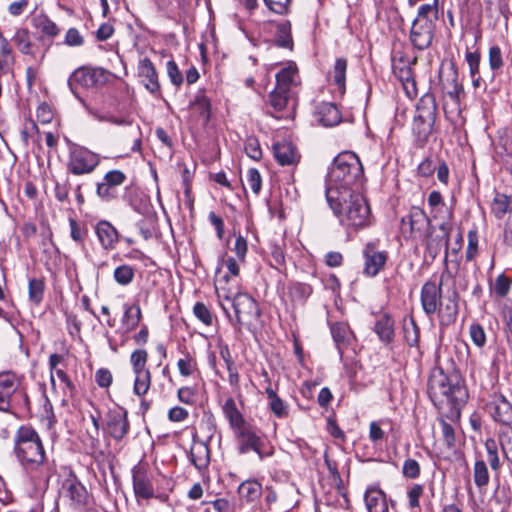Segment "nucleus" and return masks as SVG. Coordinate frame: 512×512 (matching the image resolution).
<instances>
[{
    "label": "nucleus",
    "instance_id": "nucleus-41",
    "mask_svg": "<svg viewBox=\"0 0 512 512\" xmlns=\"http://www.w3.org/2000/svg\"><path fill=\"white\" fill-rule=\"evenodd\" d=\"M484 446L487 453V462L489 463L494 474L498 475L501 469V462L499 458L497 442L494 439L489 438L485 441Z\"/></svg>",
    "mask_w": 512,
    "mask_h": 512
},
{
    "label": "nucleus",
    "instance_id": "nucleus-5",
    "mask_svg": "<svg viewBox=\"0 0 512 512\" xmlns=\"http://www.w3.org/2000/svg\"><path fill=\"white\" fill-rule=\"evenodd\" d=\"M428 395L435 406L445 405L457 407L465 401L466 391L455 379L444 373L442 369H434L428 379Z\"/></svg>",
    "mask_w": 512,
    "mask_h": 512
},
{
    "label": "nucleus",
    "instance_id": "nucleus-54",
    "mask_svg": "<svg viewBox=\"0 0 512 512\" xmlns=\"http://www.w3.org/2000/svg\"><path fill=\"white\" fill-rule=\"evenodd\" d=\"M489 66L493 71H499L503 67L501 48L497 45L491 46L488 53Z\"/></svg>",
    "mask_w": 512,
    "mask_h": 512
},
{
    "label": "nucleus",
    "instance_id": "nucleus-23",
    "mask_svg": "<svg viewBox=\"0 0 512 512\" xmlns=\"http://www.w3.org/2000/svg\"><path fill=\"white\" fill-rule=\"evenodd\" d=\"M95 233L104 250H113L119 240L116 228L108 221L101 220L95 226Z\"/></svg>",
    "mask_w": 512,
    "mask_h": 512
},
{
    "label": "nucleus",
    "instance_id": "nucleus-52",
    "mask_svg": "<svg viewBox=\"0 0 512 512\" xmlns=\"http://www.w3.org/2000/svg\"><path fill=\"white\" fill-rule=\"evenodd\" d=\"M499 441L504 457L512 462V428H508L499 435Z\"/></svg>",
    "mask_w": 512,
    "mask_h": 512
},
{
    "label": "nucleus",
    "instance_id": "nucleus-20",
    "mask_svg": "<svg viewBox=\"0 0 512 512\" xmlns=\"http://www.w3.org/2000/svg\"><path fill=\"white\" fill-rule=\"evenodd\" d=\"M449 232L450 225L448 223H442L439 226V233L433 236L430 234L427 238L426 248L430 256L435 258L445 248L444 264L445 268L448 267V244H449Z\"/></svg>",
    "mask_w": 512,
    "mask_h": 512
},
{
    "label": "nucleus",
    "instance_id": "nucleus-46",
    "mask_svg": "<svg viewBox=\"0 0 512 512\" xmlns=\"http://www.w3.org/2000/svg\"><path fill=\"white\" fill-rule=\"evenodd\" d=\"M135 277V269L127 264L118 266L113 273L114 280L122 286L129 285Z\"/></svg>",
    "mask_w": 512,
    "mask_h": 512
},
{
    "label": "nucleus",
    "instance_id": "nucleus-14",
    "mask_svg": "<svg viewBox=\"0 0 512 512\" xmlns=\"http://www.w3.org/2000/svg\"><path fill=\"white\" fill-rule=\"evenodd\" d=\"M439 80L442 89L454 102H459L460 96L464 93L463 86L459 81L458 72L454 63L439 71Z\"/></svg>",
    "mask_w": 512,
    "mask_h": 512
},
{
    "label": "nucleus",
    "instance_id": "nucleus-33",
    "mask_svg": "<svg viewBox=\"0 0 512 512\" xmlns=\"http://www.w3.org/2000/svg\"><path fill=\"white\" fill-rule=\"evenodd\" d=\"M346 71L347 60L345 58H337L333 69L329 73V79L337 87L340 96L344 95L346 89Z\"/></svg>",
    "mask_w": 512,
    "mask_h": 512
},
{
    "label": "nucleus",
    "instance_id": "nucleus-15",
    "mask_svg": "<svg viewBox=\"0 0 512 512\" xmlns=\"http://www.w3.org/2000/svg\"><path fill=\"white\" fill-rule=\"evenodd\" d=\"M275 78V88L297 96V91L301 84V79L295 63H287L276 73Z\"/></svg>",
    "mask_w": 512,
    "mask_h": 512
},
{
    "label": "nucleus",
    "instance_id": "nucleus-36",
    "mask_svg": "<svg viewBox=\"0 0 512 512\" xmlns=\"http://www.w3.org/2000/svg\"><path fill=\"white\" fill-rule=\"evenodd\" d=\"M491 213L497 219L512 215V196L497 192L491 203Z\"/></svg>",
    "mask_w": 512,
    "mask_h": 512
},
{
    "label": "nucleus",
    "instance_id": "nucleus-60",
    "mask_svg": "<svg viewBox=\"0 0 512 512\" xmlns=\"http://www.w3.org/2000/svg\"><path fill=\"white\" fill-rule=\"evenodd\" d=\"M466 62L469 66L470 76L474 77L479 74L480 67V53L478 51L475 52H466L465 55Z\"/></svg>",
    "mask_w": 512,
    "mask_h": 512
},
{
    "label": "nucleus",
    "instance_id": "nucleus-11",
    "mask_svg": "<svg viewBox=\"0 0 512 512\" xmlns=\"http://www.w3.org/2000/svg\"><path fill=\"white\" fill-rule=\"evenodd\" d=\"M148 353L144 349H137L130 356L133 373L135 375L133 392L139 397L147 394L151 386V373L146 367Z\"/></svg>",
    "mask_w": 512,
    "mask_h": 512
},
{
    "label": "nucleus",
    "instance_id": "nucleus-37",
    "mask_svg": "<svg viewBox=\"0 0 512 512\" xmlns=\"http://www.w3.org/2000/svg\"><path fill=\"white\" fill-rule=\"evenodd\" d=\"M12 41L21 54L30 56L35 55L33 52L31 32L27 28H17L12 37Z\"/></svg>",
    "mask_w": 512,
    "mask_h": 512
},
{
    "label": "nucleus",
    "instance_id": "nucleus-32",
    "mask_svg": "<svg viewBox=\"0 0 512 512\" xmlns=\"http://www.w3.org/2000/svg\"><path fill=\"white\" fill-rule=\"evenodd\" d=\"M223 414L229 421V425L233 432L237 431L238 429L244 427L248 423H246L242 413L239 411V409L236 406V403L233 398H228L223 407Z\"/></svg>",
    "mask_w": 512,
    "mask_h": 512
},
{
    "label": "nucleus",
    "instance_id": "nucleus-19",
    "mask_svg": "<svg viewBox=\"0 0 512 512\" xmlns=\"http://www.w3.org/2000/svg\"><path fill=\"white\" fill-rule=\"evenodd\" d=\"M486 408L495 421L507 426L512 423V404L503 395L494 396Z\"/></svg>",
    "mask_w": 512,
    "mask_h": 512
},
{
    "label": "nucleus",
    "instance_id": "nucleus-56",
    "mask_svg": "<svg viewBox=\"0 0 512 512\" xmlns=\"http://www.w3.org/2000/svg\"><path fill=\"white\" fill-rule=\"evenodd\" d=\"M469 334L472 342L479 348L486 343V334L483 327L478 323H473L469 327Z\"/></svg>",
    "mask_w": 512,
    "mask_h": 512
},
{
    "label": "nucleus",
    "instance_id": "nucleus-63",
    "mask_svg": "<svg viewBox=\"0 0 512 512\" xmlns=\"http://www.w3.org/2000/svg\"><path fill=\"white\" fill-rule=\"evenodd\" d=\"M177 397L180 402L192 405L196 400V391L189 386L181 387L178 389Z\"/></svg>",
    "mask_w": 512,
    "mask_h": 512
},
{
    "label": "nucleus",
    "instance_id": "nucleus-51",
    "mask_svg": "<svg viewBox=\"0 0 512 512\" xmlns=\"http://www.w3.org/2000/svg\"><path fill=\"white\" fill-rule=\"evenodd\" d=\"M193 314L206 326H210L213 323V315L208 307L203 302H196L193 307Z\"/></svg>",
    "mask_w": 512,
    "mask_h": 512
},
{
    "label": "nucleus",
    "instance_id": "nucleus-50",
    "mask_svg": "<svg viewBox=\"0 0 512 512\" xmlns=\"http://www.w3.org/2000/svg\"><path fill=\"white\" fill-rule=\"evenodd\" d=\"M424 493V487L421 484H413L407 490L408 505L411 510L420 507V497Z\"/></svg>",
    "mask_w": 512,
    "mask_h": 512
},
{
    "label": "nucleus",
    "instance_id": "nucleus-38",
    "mask_svg": "<svg viewBox=\"0 0 512 512\" xmlns=\"http://www.w3.org/2000/svg\"><path fill=\"white\" fill-rule=\"evenodd\" d=\"M238 493L247 502L258 500L262 495V485L256 480H246L238 487Z\"/></svg>",
    "mask_w": 512,
    "mask_h": 512
},
{
    "label": "nucleus",
    "instance_id": "nucleus-64",
    "mask_svg": "<svg viewBox=\"0 0 512 512\" xmlns=\"http://www.w3.org/2000/svg\"><path fill=\"white\" fill-rule=\"evenodd\" d=\"M510 290V280L504 275L500 274L495 281L494 292L499 297H505Z\"/></svg>",
    "mask_w": 512,
    "mask_h": 512
},
{
    "label": "nucleus",
    "instance_id": "nucleus-6",
    "mask_svg": "<svg viewBox=\"0 0 512 512\" xmlns=\"http://www.w3.org/2000/svg\"><path fill=\"white\" fill-rule=\"evenodd\" d=\"M219 304L237 330L254 325L261 315L258 303L246 293L233 297L218 292Z\"/></svg>",
    "mask_w": 512,
    "mask_h": 512
},
{
    "label": "nucleus",
    "instance_id": "nucleus-8",
    "mask_svg": "<svg viewBox=\"0 0 512 512\" xmlns=\"http://www.w3.org/2000/svg\"><path fill=\"white\" fill-rule=\"evenodd\" d=\"M239 454L244 455L254 451L260 460L274 454V448L267 446L264 440L257 434L256 428L250 424L234 432Z\"/></svg>",
    "mask_w": 512,
    "mask_h": 512
},
{
    "label": "nucleus",
    "instance_id": "nucleus-18",
    "mask_svg": "<svg viewBox=\"0 0 512 512\" xmlns=\"http://www.w3.org/2000/svg\"><path fill=\"white\" fill-rule=\"evenodd\" d=\"M365 259L364 273L367 276H376L384 267L388 253L386 251H378L374 243H368L363 251Z\"/></svg>",
    "mask_w": 512,
    "mask_h": 512
},
{
    "label": "nucleus",
    "instance_id": "nucleus-25",
    "mask_svg": "<svg viewBox=\"0 0 512 512\" xmlns=\"http://www.w3.org/2000/svg\"><path fill=\"white\" fill-rule=\"evenodd\" d=\"M274 156L282 166L297 164L300 160V154L296 146L291 142H279L274 145Z\"/></svg>",
    "mask_w": 512,
    "mask_h": 512
},
{
    "label": "nucleus",
    "instance_id": "nucleus-31",
    "mask_svg": "<svg viewBox=\"0 0 512 512\" xmlns=\"http://www.w3.org/2000/svg\"><path fill=\"white\" fill-rule=\"evenodd\" d=\"M436 112L437 105L435 97L432 94L427 93L420 98L416 106V113L414 117L435 122Z\"/></svg>",
    "mask_w": 512,
    "mask_h": 512
},
{
    "label": "nucleus",
    "instance_id": "nucleus-55",
    "mask_svg": "<svg viewBox=\"0 0 512 512\" xmlns=\"http://www.w3.org/2000/svg\"><path fill=\"white\" fill-rule=\"evenodd\" d=\"M85 40L83 35L77 28H69L64 36V44L69 47H80L84 44Z\"/></svg>",
    "mask_w": 512,
    "mask_h": 512
},
{
    "label": "nucleus",
    "instance_id": "nucleus-21",
    "mask_svg": "<svg viewBox=\"0 0 512 512\" xmlns=\"http://www.w3.org/2000/svg\"><path fill=\"white\" fill-rule=\"evenodd\" d=\"M139 77L145 88L154 95H158L160 91V83L156 69L149 58H144L138 66Z\"/></svg>",
    "mask_w": 512,
    "mask_h": 512
},
{
    "label": "nucleus",
    "instance_id": "nucleus-4",
    "mask_svg": "<svg viewBox=\"0 0 512 512\" xmlns=\"http://www.w3.org/2000/svg\"><path fill=\"white\" fill-rule=\"evenodd\" d=\"M334 214L339 218L340 223L354 230L362 229L371 224L370 207L365 198L355 191L350 192L348 197L333 202H328Z\"/></svg>",
    "mask_w": 512,
    "mask_h": 512
},
{
    "label": "nucleus",
    "instance_id": "nucleus-30",
    "mask_svg": "<svg viewBox=\"0 0 512 512\" xmlns=\"http://www.w3.org/2000/svg\"><path fill=\"white\" fill-rule=\"evenodd\" d=\"M374 331L380 341L388 345L394 340V320L388 314H383L377 319Z\"/></svg>",
    "mask_w": 512,
    "mask_h": 512
},
{
    "label": "nucleus",
    "instance_id": "nucleus-2",
    "mask_svg": "<svg viewBox=\"0 0 512 512\" xmlns=\"http://www.w3.org/2000/svg\"><path fill=\"white\" fill-rule=\"evenodd\" d=\"M363 168L359 158L352 152L339 154L333 161L328 173L326 188L327 202H333L349 196L354 186L360 184Z\"/></svg>",
    "mask_w": 512,
    "mask_h": 512
},
{
    "label": "nucleus",
    "instance_id": "nucleus-10",
    "mask_svg": "<svg viewBox=\"0 0 512 512\" xmlns=\"http://www.w3.org/2000/svg\"><path fill=\"white\" fill-rule=\"evenodd\" d=\"M100 163L98 154L89 149L73 144L69 148L67 170L73 175L89 174L95 170Z\"/></svg>",
    "mask_w": 512,
    "mask_h": 512
},
{
    "label": "nucleus",
    "instance_id": "nucleus-27",
    "mask_svg": "<svg viewBox=\"0 0 512 512\" xmlns=\"http://www.w3.org/2000/svg\"><path fill=\"white\" fill-rule=\"evenodd\" d=\"M133 489L137 498L150 499L154 497L152 481L141 470H133Z\"/></svg>",
    "mask_w": 512,
    "mask_h": 512
},
{
    "label": "nucleus",
    "instance_id": "nucleus-45",
    "mask_svg": "<svg viewBox=\"0 0 512 512\" xmlns=\"http://www.w3.org/2000/svg\"><path fill=\"white\" fill-rule=\"evenodd\" d=\"M474 483L477 487L481 488L489 483V471L487 465L483 459L475 461L473 469Z\"/></svg>",
    "mask_w": 512,
    "mask_h": 512
},
{
    "label": "nucleus",
    "instance_id": "nucleus-17",
    "mask_svg": "<svg viewBox=\"0 0 512 512\" xmlns=\"http://www.w3.org/2000/svg\"><path fill=\"white\" fill-rule=\"evenodd\" d=\"M125 174L120 170H112L107 172L102 182L97 184V195L105 200L110 201L116 197V189L124 183Z\"/></svg>",
    "mask_w": 512,
    "mask_h": 512
},
{
    "label": "nucleus",
    "instance_id": "nucleus-47",
    "mask_svg": "<svg viewBox=\"0 0 512 512\" xmlns=\"http://www.w3.org/2000/svg\"><path fill=\"white\" fill-rule=\"evenodd\" d=\"M177 367L180 375L189 377L197 371V362L191 355L186 354L177 361Z\"/></svg>",
    "mask_w": 512,
    "mask_h": 512
},
{
    "label": "nucleus",
    "instance_id": "nucleus-22",
    "mask_svg": "<svg viewBox=\"0 0 512 512\" xmlns=\"http://www.w3.org/2000/svg\"><path fill=\"white\" fill-rule=\"evenodd\" d=\"M107 431L115 440H122L129 431L127 413L122 411H111L108 414Z\"/></svg>",
    "mask_w": 512,
    "mask_h": 512
},
{
    "label": "nucleus",
    "instance_id": "nucleus-16",
    "mask_svg": "<svg viewBox=\"0 0 512 512\" xmlns=\"http://www.w3.org/2000/svg\"><path fill=\"white\" fill-rule=\"evenodd\" d=\"M19 380L12 373L0 374V411L10 412L17 398Z\"/></svg>",
    "mask_w": 512,
    "mask_h": 512
},
{
    "label": "nucleus",
    "instance_id": "nucleus-62",
    "mask_svg": "<svg viewBox=\"0 0 512 512\" xmlns=\"http://www.w3.org/2000/svg\"><path fill=\"white\" fill-rule=\"evenodd\" d=\"M245 152L253 160H259L262 157V150L257 139L249 138L245 143Z\"/></svg>",
    "mask_w": 512,
    "mask_h": 512
},
{
    "label": "nucleus",
    "instance_id": "nucleus-9",
    "mask_svg": "<svg viewBox=\"0 0 512 512\" xmlns=\"http://www.w3.org/2000/svg\"><path fill=\"white\" fill-rule=\"evenodd\" d=\"M112 73L101 67L83 66L77 68L69 77L68 85L74 95L77 96V86L83 88H97L107 84Z\"/></svg>",
    "mask_w": 512,
    "mask_h": 512
},
{
    "label": "nucleus",
    "instance_id": "nucleus-48",
    "mask_svg": "<svg viewBox=\"0 0 512 512\" xmlns=\"http://www.w3.org/2000/svg\"><path fill=\"white\" fill-rule=\"evenodd\" d=\"M29 299L35 304H39L44 295V282L41 279H31L28 286Z\"/></svg>",
    "mask_w": 512,
    "mask_h": 512
},
{
    "label": "nucleus",
    "instance_id": "nucleus-59",
    "mask_svg": "<svg viewBox=\"0 0 512 512\" xmlns=\"http://www.w3.org/2000/svg\"><path fill=\"white\" fill-rule=\"evenodd\" d=\"M167 75L175 86L179 87L183 83V76L174 60L167 62Z\"/></svg>",
    "mask_w": 512,
    "mask_h": 512
},
{
    "label": "nucleus",
    "instance_id": "nucleus-26",
    "mask_svg": "<svg viewBox=\"0 0 512 512\" xmlns=\"http://www.w3.org/2000/svg\"><path fill=\"white\" fill-rule=\"evenodd\" d=\"M401 222L403 229L408 226L409 232L414 233L424 231L429 225L430 220L424 210L419 207H412L409 214L403 217Z\"/></svg>",
    "mask_w": 512,
    "mask_h": 512
},
{
    "label": "nucleus",
    "instance_id": "nucleus-1",
    "mask_svg": "<svg viewBox=\"0 0 512 512\" xmlns=\"http://www.w3.org/2000/svg\"><path fill=\"white\" fill-rule=\"evenodd\" d=\"M14 453L29 473L34 483L36 496L43 499L52 475L50 465L45 461V451L39 434L30 426H21L14 436Z\"/></svg>",
    "mask_w": 512,
    "mask_h": 512
},
{
    "label": "nucleus",
    "instance_id": "nucleus-49",
    "mask_svg": "<svg viewBox=\"0 0 512 512\" xmlns=\"http://www.w3.org/2000/svg\"><path fill=\"white\" fill-rule=\"evenodd\" d=\"M404 339L410 347H415L419 342V327L413 319L408 324H404Z\"/></svg>",
    "mask_w": 512,
    "mask_h": 512
},
{
    "label": "nucleus",
    "instance_id": "nucleus-57",
    "mask_svg": "<svg viewBox=\"0 0 512 512\" xmlns=\"http://www.w3.org/2000/svg\"><path fill=\"white\" fill-rule=\"evenodd\" d=\"M246 181L247 185L250 187V189L255 193L258 194L261 190L262 186V179L260 176V173L255 168H250L247 171L246 175Z\"/></svg>",
    "mask_w": 512,
    "mask_h": 512
},
{
    "label": "nucleus",
    "instance_id": "nucleus-34",
    "mask_svg": "<svg viewBox=\"0 0 512 512\" xmlns=\"http://www.w3.org/2000/svg\"><path fill=\"white\" fill-rule=\"evenodd\" d=\"M15 53L9 41L0 32V73L8 74L13 70Z\"/></svg>",
    "mask_w": 512,
    "mask_h": 512
},
{
    "label": "nucleus",
    "instance_id": "nucleus-35",
    "mask_svg": "<svg viewBox=\"0 0 512 512\" xmlns=\"http://www.w3.org/2000/svg\"><path fill=\"white\" fill-rule=\"evenodd\" d=\"M330 330L333 340L336 343L337 349L340 355H342L343 348L349 345L351 339L353 338L352 331L350 330L348 324L344 322H336L332 324Z\"/></svg>",
    "mask_w": 512,
    "mask_h": 512
},
{
    "label": "nucleus",
    "instance_id": "nucleus-42",
    "mask_svg": "<svg viewBox=\"0 0 512 512\" xmlns=\"http://www.w3.org/2000/svg\"><path fill=\"white\" fill-rule=\"evenodd\" d=\"M191 106L204 118L207 122L210 119L211 103L204 91H199Z\"/></svg>",
    "mask_w": 512,
    "mask_h": 512
},
{
    "label": "nucleus",
    "instance_id": "nucleus-39",
    "mask_svg": "<svg viewBox=\"0 0 512 512\" xmlns=\"http://www.w3.org/2000/svg\"><path fill=\"white\" fill-rule=\"evenodd\" d=\"M33 26L44 36L55 38L60 34V28L46 15H38L33 18Z\"/></svg>",
    "mask_w": 512,
    "mask_h": 512
},
{
    "label": "nucleus",
    "instance_id": "nucleus-44",
    "mask_svg": "<svg viewBox=\"0 0 512 512\" xmlns=\"http://www.w3.org/2000/svg\"><path fill=\"white\" fill-rule=\"evenodd\" d=\"M275 42L279 47L292 48L291 24L288 21L277 26Z\"/></svg>",
    "mask_w": 512,
    "mask_h": 512
},
{
    "label": "nucleus",
    "instance_id": "nucleus-43",
    "mask_svg": "<svg viewBox=\"0 0 512 512\" xmlns=\"http://www.w3.org/2000/svg\"><path fill=\"white\" fill-rule=\"evenodd\" d=\"M141 319V309L139 305H124L123 323L128 330L138 326Z\"/></svg>",
    "mask_w": 512,
    "mask_h": 512
},
{
    "label": "nucleus",
    "instance_id": "nucleus-58",
    "mask_svg": "<svg viewBox=\"0 0 512 512\" xmlns=\"http://www.w3.org/2000/svg\"><path fill=\"white\" fill-rule=\"evenodd\" d=\"M402 473L406 478L416 479L420 475V465L414 459H406L403 463Z\"/></svg>",
    "mask_w": 512,
    "mask_h": 512
},
{
    "label": "nucleus",
    "instance_id": "nucleus-40",
    "mask_svg": "<svg viewBox=\"0 0 512 512\" xmlns=\"http://www.w3.org/2000/svg\"><path fill=\"white\" fill-rule=\"evenodd\" d=\"M434 123L435 122L433 121L422 120L418 117H414L412 131L420 145L427 142L428 137L432 133Z\"/></svg>",
    "mask_w": 512,
    "mask_h": 512
},
{
    "label": "nucleus",
    "instance_id": "nucleus-61",
    "mask_svg": "<svg viewBox=\"0 0 512 512\" xmlns=\"http://www.w3.org/2000/svg\"><path fill=\"white\" fill-rule=\"evenodd\" d=\"M95 381L101 388H108L113 381L112 373L107 368H100L95 373Z\"/></svg>",
    "mask_w": 512,
    "mask_h": 512
},
{
    "label": "nucleus",
    "instance_id": "nucleus-28",
    "mask_svg": "<svg viewBox=\"0 0 512 512\" xmlns=\"http://www.w3.org/2000/svg\"><path fill=\"white\" fill-rule=\"evenodd\" d=\"M365 504L368 512H388L385 493L377 488H369L365 493Z\"/></svg>",
    "mask_w": 512,
    "mask_h": 512
},
{
    "label": "nucleus",
    "instance_id": "nucleus-53",
    "mask_svg": "<svg viewBox=\"0 0 512 512\" xmlns=\"http://www.w3.org/2000/svg\"><path fill=\"white\" fill-rule=\"evenodd\" d=\"M312 287L306 283L296 282L290 287V293L293 298L304 301L312 294Z\"/></svg>",
    "mask_w": 512,
    "mask_h": 512
},
{
    "label": "nucleus",
    "instance_id": "nucleus-12",
    "mask_svg": "<svg viewBox=\"0 0 512 512\" xmlns=\"http://www.w3.org/2000/svg\"><path fill=\"white\" fill-rule=\"evenodd\" d=\"M62 495L74 509H84L90 501V495L78 478L71 474L62 483Z\"/></svg>",
    "mask_w": 512,
    "mask_h": 512
},
{
    "label": "nucleus",
    "instance_id": "nucleus-29",
    "mask_svg": "<svg viewBox=\"0 0 512 512\" xmlns=\"http://www.w3.org/2000/svg\"><path fill=\"white\" fill-rule=\"evenodd\" d=\"M190 459L193 465L198 469H205L210 462V450L203 441L193 440L190 449Z\"/></svg>",
    "mask_w": 512,
    "mask_h": 512
},
{
    "label": "nucleus",
    "instance_id": "nucleus-13",
    "mask_svg": "<svg viewBox=\"0 0 512 512\" xmlns=\"http://www.w3.org/2000/svg\"><path fill=\"white\" fill-rule=\"evenodd\" d=\"M268 105L272 109L269 113L280 119L290 115L295 109L296 96L274 88L268 95Z\"/></svg>",
    "mask_w": 512,
    "mask_h": 512
},
{
    "label": "nucleus",
    "instance_id": "nucleus-24",
    "mask_svg": "<svg viewBox=\"0 0 512 512\" xmlns=\"http://www.w3.org/2000/svg\"><path fill=\"white\" fill-rule=\"evenodd\" d=\"M315 117L325 127H332L341 122V113L338 107L330 102H323L317 106Z\"/></svg>",
    "mask_w": 512,
    "mask_h": 512
},
{
    "label": "nucleus",
    "instance_id": "nucleus-3",
    "mask_svg": "<svg viewBox=\"0 0 512 512\" xmlns=\"http://www.w3.org/2000/svg\"><path fill=\"white\" fill-rule=\"evenodd\" d=\"M450 278L451 273L448 267H446L441 273L439 281H426L420 291V301L424 313L428 317L437 314L441 328H446L453 324L458 315L456 294L449 297L442 296V286Z\"/></svg>",
    "mask_w": 512,
    "mask_h": 512
},
{
    "label": "nucleus",
    "instance_id": "nucleus-7",
    "mask_svg": "<svg viewBox=\"0 0 512 512\" xmlns=\"http://www.w3.org/2000/svg\"><path fill=\"white\" fill-rule=\"evenodd\" d=\"M438 13V0L418 7L410 30V41L416 49L425 50L432 44Z\"/></svg>",
    "mask_w": 512,
    "mask_h": 512
}]
</instances>
